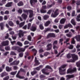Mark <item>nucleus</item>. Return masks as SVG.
<instances>
[{"label": "nucleus", "instance_id": "49530a36", "mask_svg": "<svg viewBox=\"0 0 80 80\" xmlns=\"http://www.w3.org/2000/svg\"><path fill=\"white\" fill-rule=\"evenodd\" d=\"M5 50H10V48L9 46H7L5 47Z\"/></svg>", "mask_w": 80, "mask_h": 80}, {"label": "nucleus", "instance_id": "ddd939ff", "mask_svg": "<svg viewBox=\"0 0 80 80\" xmlns=\"http://www.w3.org/2000/svg\"><path fill=\"white\" fill-rule=\"evenodd\" d=\"M47 32H54V30L53 29H51V28H47L44 31V32L45 33H46Z\"/></svg>", "mask_w": 80, "mask_h": 80}, {"label": "nucleus", "instance_id": "39448f33", "mask_svg": "<svg viewBox=\"0 0 80 80\" xmlns=\"http://www.w3.org/2000/svg\"><path fill=\"white\" fill-rule=\"evenodd\" d=\"M72 60V62H75V60H77L78 59V56L77 55L75 54H71Z\"/></svg>", "mask_w": 80, "mask_h": 80}, {"label": "nucleus", "instance_id": "a18cd8bd", "mask_svg": "<svg viewBox=\"0 0 80 80\" xmlns=\"http://www.w3.org/2000/svg\"><path fill=\"white\" fill-rule=\"evenodd\" d=\"M42 8L44 10H47V7L46 5L43 6L42 7Z\"/></svg>", "mask_w": 80, "mask_h": 80}, {"label": "nucleus", "instance_id": "bb28decb", "mask_svg": "<svg viewBox=\"0 0 80 80\" xmlns=\"http://www.w3.org/2000/svg\"><path fill=\"white\" fill-rule=\"evenodd\" d=\"M6 69L7 72H10V71H12V68H10L9 67L7 66L6 68Z\"/></svg>", "mask_w": 80, "mask_h": 80}, {"label": "nucleus", "instance_id": "69168bd1", "mask_svg": "<svg viewBox=\"0 0 80 80\" xmlns=\"http://www.w3.org/2000/svg\"><path fill=\"white\" fill-rule=\"evenodd\" d=\"M48 80H57V79H55V78L53 77L48 79Z\"/></svg>", "mask_w": 80, "mask_h": 80}, {"label": "nucleus", "instance_id": "4c0bfd02", "mask_svg": "<svg viewBox=\"0 0 80 80\" xmlns=\"http://www.w3.org/2000/svg\"><path fill=\"white\" fill-rule=\"evenodd\" d=\"M57 43H58V41L55 40L52 43L53 45H57Z\"/></svg>", "mask_w": 80, "mask_h": 80}, {"label": "nucleus", "instance_id": "ea45409f", "mask_svg": "<svg viewBox=\"0 0 80 80\" xmlns=\"http://www.w3.org/2000/svg\"><path fill=\"white\" fill-rule=\"evenodd\" d=\"M68 48L70 50H72L73 48V45H70L68 47Z\"/></svg>", "mask_w": 80, "mask_h": 80}, {"label": "nucleus", "instance_id": "c9c22d12", "mask_svg": "<svg viewBox=\"0 0 80 80\" xmlns=\"http://www.w3.org/2000/svg\"><path fill=\"white\" fill-rule=\"evenodd\" d=\"M24 24H25V22H21L19 25V27H22L23 25H24Z\"/></svg>", "mask_w": 80, "mask_h": 80}, {"label": "nucleus", "instance_id": "423d86ee", "mask_svg": "<svg viewBox=\"0 0 80 80\" xmlns=\"http://www.w3.org/2000/svg\"><path fill=\"white\" fill-rule=\"evenodd\" d=\"M20 63L19 61L15 60L10 64V65H18Z\"/></svg>", "mask_w": 80, "mask_h": 80}, {"label": "nucleus", "instance_id": "6e6552de", "mask_svg": "<svg viewBox=\"0 0 80 80\" xmlns=\"http://www.w3.org/2000/svg\"><path fill=\"white\" fill-rule=\"evenodd\" d=\"M34 62L35 64H34V66H38L39 65H40V62H39V61L37 60V58L36 57L35 58Z\"/></svg>", "mask_w": 80, "mask_h": 80}, {"label": "nucleus", "instance_id": "3c124183", "mask_svg": "<svg viewBox=\"0 0 80 80\" xmlns=\"http://www.w3.org/2000/svg\"><path fill=\"white\" fill-rule=\"evenodd\" d=\"M58 12V9H56L54 12V14H57L58 15L59 14V12Z\"/></svg>", "mask_w": 80, "mask_h": 80}, {"label": "nucleus", "instance_id": "f03ea898", "mask_svg": "<svg viewBox=\"0 0 80 80\" xmlns=\"http://www.w3.org/2000/svg\"><path fill=\"white\" fill-rule=\"evenodd\" d=\"M23 12L27 14L28 15V13H29V18H32L33 16V11L31 10L23 9Z\"/></svg>", "mask_w": 80, "mask_h": 80}, {"label": "nucleus", "instance_id": "0eeeda50", "mask_svg": "<svg viewBox=\"0 0 80 80\" xmlns=\"http://www.w3.org/2000/svg\"><path fill=\"white\" fill-rule=\"evenodd\" d=\"M2 46H7L9 45V41H3L1 43Z\"/></svg>", "mask_w": 80, "mask_h": 80}, {"label": "nucleus", "instance_id": "4d7b16f0", "mask_svg": "<svg viewBox=\"0 0 80 80\" xmlns=\"http://www.w3.org/2000/svg\"><path fill=\"white\" fill-rule=\"evenodd\" d=\"M51 34V36L52 37H55V35L54 33H50Z\"/></svg>", "mask_w": 80, "mask_h": 80}, {"label": "nucleus", "instance_id": "603ef678", "mask_svg": "<svg viewBox=\"0 0 80 80\" xmlns=\"http://www.w3.org/2000/svg\"><path fill=\"white\" fill-rule=\"evenodd\" d=\"M58 28L60 30H61V29H62V28H63V25L59 24L58 25Z\"/></svg>", "mask_w": 80, "mask_h": 80}, {"label": "nucleus", "instance_id": "c85d7f7f", "mask_svg": "<svg viewBox=\"0 0 80 80\" xmlns=\"http://www.w3.org/2000/svg\"><path fill=\"white\" fill-rule=\"evenodd\" d=\"M55 4L54 3H53L52 4H50V5H47V8H48V9H49V8H50L53 5H54Z\"/></svg>", "mask_w": 80, "mask_h": 80}, {"label": "nucleus", "instance_id": "f3484780", "mask_svg": "<svg viewBox=\"0 0 80 80\" xmlns=\"http://www.w3.org/2000/svg\"><path fill=\"white\" fill-rule=\"evenodd\" d=\"M24 4L22 1H20L18 4L17 5L18 7H22L23 6Z\"/></svg>", "mask_w": 80, "mask_h": 80}, {"label": "nucleus", "instance_id": "2f4dec72", "mask_svg": "<svg viewBox=\"0 0 80 80\" xmlns=\"http://www.w3.org/2000/svg\"><path fill=\"white\" fill-rule=\"evenodd\" d=\"M31 59V61H32L33 60V58H34V56L33 55H32V58H31V56H28V60H30V59Z\"/></svg>", "mask_w": 80, "mask_h": 80}, {"label": "nucleus", "instance_id": "f8f14e48", "mask_svg": "<svg viewBox=\"0 0 80 80\" xmlns=\"http://www.w3.org/2000/svg\"><path fill=\"white\" fill-rule=\"evenodd\" d=\"M35 3H37V0H30V3L32 6L35 5Z\"/></svg>", "mask_w": 80, "mask_h": 80}, {"label": "nucleus", "instance_id": "72a5a7b5", "mask_svg": "<svg viewBox=\"0 0 80 80\" xmlns=\"http://www.w3.org/2000/svg\"><path fill=\"white\" fill-rule=\"evenodd\" d=\"M17 44L18 45H19V46H20V47H22V46H23V44H22V43L20 42H17Z\"/></svg>", "mask_w": 80, "mask_h": 80}, {"label": "nucleus", "instance_id": "5fc2aeb1", "mask_svg": "<svg viewBox=\"0 0 80 80\" xmlns=\"http://www.w3.org/2000/svg\"><path fill=\"white\" fill-rule=\"evenodd\" d=\"M8 79H9V76H7L6 77L4 78L3 80H8Z\"/></svg>", "mask_w": 80, "mask_h": 80}, {"label": "nucleus", "instance_id": "864d4df0", "mask_svg": "<svg viewBox=\"0 0 80 80\" xmlns=\"http://www.w3.org/2000/svg\"><path fill=\"white\" fill-rule=\"evenodd\" d=\"M23 56V52H21L19 54L20 57H22Z\"/></svg>", "mask_w": 80, "mask_h": 80}, {"label": "nucleus", "instance_id": "9b49d317", "mask_svg": "<svg viewBox=\"0 0 80 80\" xmlns=\"http://www.w3.org/2000/svg\"><path fill=\"white\" fill-rule=\"evenodd\" d=\"M18 35L19 38H22V37H23V36H24V32H22V31L21 30H19Z\"/></svg>", "mask_w": 80, "mask_h": 80}, {"label": "nucleus", "instance_id": "6e6d98bb", "mask_svg": "<svg viewBox=\"0 0 80 80\" xmlns=\"http://www.w3.org/2000/svg\"><path fill=\"white\" fill-rule=\"evenodd\" d=\"M9 37V34L7 33L6 34V36L5 37V39H7Z\"/></svg>", "mask_w": 80, "mask_h": 80}, {"label": "nucleus", "instance_id": "7c9ffc66", "mask_svg": "<svg viewBox=\"0 0 80 80\" xmlns=\"http://www.w3.org/2000/svg\"><path fill=\"white\" fill-rule=\"evenodd\" d=\"M71 22L72 24L73 25L75 26L76 25V22H75V20H73V19H72L71 21Z\"/></svg>", "mask_w": 80, "mask_h": 80}, {"label": "nucleus", "instance_id": "338daca9", "mask_svg": "<svg viewBox=\"0 0 80 80\" xmlns=\"http://www.w3.org/2000/svg\"><path fill=\"white\" fill-rule=\"evenodd\" d=\"M68 27H69V28H72V27H73V26L70 23H68Z\"/></svg>", "mask_w": 80, "mask_h": 80}, {"label": "nucleus", "instance_id": "b1692460", "mask_svg": "<svg viewBox=\"0 0 80 80\" xmlns=\"http://www.w3.org/2000/svg\"><path fill=\"white\" fill-rule=\"evenodd\" d=\"M45 71H46L45 69H43L42 70V72L44 74H45V75H49V74H50V72H45Z\"/></svg>", "mask_w": 80, "mask_h": 80}, {"label": "nucleus", "instance_id": "bf43d9fd", "mask_svg": "<svg viewBox=\"0 0 80 80\" xmlns=\"http://www.w3.org/2000/svg\"><path fill=\"white\" fill-rule=\"evenodd\" d=\"M66 36L68 37H71L72 35V34H70V33H68L66 34Z\"/></svg>", "mask_w": 80, "mask_h": 80}, {"label": "nucleus", "instance_id": "de8ad7c7", "mask_svg": "<svg viewBox=\"0 0 80 80\" xmlns=\"http://www.w3.org/2000/svg\"><path fill=\"white\" fill-rule=\"evenodd\" d=\"M67 57L68 58H70L72 57L71 54L69 53H68L67 56Z\"/></svg>", "mask_w": 80, "mask_h": 80}, {"label": "nucleus", "instance_id": "f257e3e1", "mask_svg": "<svg viewBox=\"0 0 80 80\" xmlns=\"http://www.w3.org/2000/svg\"><path fill=\"white\" fill-rule=\"evenodd\" d=\"M12 49L13 50L17 51L18 52H24L25 49L21 48L17 46H14L12 48Z\"/></svg>", "mask_w": 80, "mask_h": 80}, {"label": "nucleus", "instance_id": "4468645a", "mask_svg": "<svg viewBox=\"0 0 80 80\" xmlns=\"http://www.w3.org/2000/svg\"><path fill=\"white\" fill-rule=\"evenodd\" d=\"M19 73L18 72L16 75L17 78H18L20 79H25V77L24 76H21L19 75Z\"/></svg>", "mask_w": 80, "mask_h": 80}, {"label": "nucleus", "instance_id": "c03bdc74", "mask_svg": "<svg viewBox=\"0 0 80 80\" xmlns=\"http://www.w3.org/2000/svg\"><path fill=\"white\" fill-rule=\"evenodd\" d=\"M39 28L41 30H43L44 29V27L42 24H40L39 25Z\"/></svg>", "mask_w": 80, "mask_h": 80}, {"label": "nucleus", "instance_id": "a878e982", "mask_svg": "<svg viewBox=\"0 0 80 80\" xmlns=\"http://www.w3.org/2000/svg\"><path fill=\"white\" fill-rule=\"evenodd\" d=\"M75 37L78 42H80V35L76 36Z\"/></svg>", "mask_w": 80, "mask_h": 80}, {"label": "nucleus", "instance_id": "0e129e2a", "mask_svg": "<svg viewBox=\"0 0 80 80\" xmlns=\"http://www.w3.org/2000/svg\"><path fill=\"white\" fill-rule=\"evenodd\" d=\"M18 13H20L21 14V13H22V12H23V11H22V9H19L18 11Z\"/></svg>", "mask_w": 80, "mask_h": 80}, {"label": "nucleus", "instance_id": "393cba45", "mask_svg": "<svg viewBox=\"0 0 80 80\" xmlns=\"http://www.w3.org/2000/svg\"><path fill=\"white\" fill-rule=\"evenodd\" d=\"M40 12L41 13H47V10H45L42 8L40 10Z\"/></svg>", "mask_w": 80, "mask_h": 80}, {"label": "nucleus", "instance_id": "09e8293b", "mask_svg": "<svg viewBox=\"0 0 80 80\" xmlns=\"http://www.w3.org/2000/svg\"><path fill=\"white\" fill-rule=\"evenodd\" d=\"M52 9L49 10L48 12H47V14H49V15H50L51 13H52Z\"/></svg>", "mask_w": 80, "mask_h": 80}, {"label": "nucleus", "instance_id": "20e7f679", "mask_svg": "<svg viewBox=\"0 0 80 80\" xmlns=\"http://www.w3.org/2000/svg\"><path fill=\"white\" fill-rule=\"evenodd\" d=\"M77 72V68H74L73 69H72L71 68H69L67 71V73H72L76 72Z\"/></svg>", "mask_w": 80, "mask_h": 80}, {"label": "nucleus", "instance_id": "79ce46f5", "mask_svg": "<svg viewBox=\"0 0 80 80\" xmlns=\"http://www.w3.org/2000/svg\"><path fill=\"white\" fill-rule=\"evenodd\" d=\"M43 18L44 20H47L48 18H49V16L48 15H46L44 16Z\"/></svg>", "mask_w": 80, "mask_h": 80}, {"label": "nucleus", "instance_id": "7ed1b4c3", "mask_svg": "<svg viewBox=\"0 0 80 80\" xmlns=\"http://www.w3.org/2000/svg\"><path fill=\"white\" fill-rule=\"evenodd\" d=\"M67 66V64H64L61 66V67L59 68V72L60 75H64L65 74V71H66V69L62 70V68H65Z\"/></svg>", "mask_w": 80, "mask_h": 80}, {"label": "nucleus", "instance_id": "e433bc0d", "mask_svg": "<svg viewBox=\"0 0 80 80\" xmlns=\"http://www.w3.org/2000/svg\"><path fill=\"white\" fill-rule=\"evenodd\" d=\"M20 71L21 72H23V73H26V71L25 69H23L22 68H21L20 69Z\"/></svg>", "mask_w": 80, "mask_h": 80}, {"label": "nucleus", "instance_id": "2eb2a0df", "mask_svg": "<svg viewBox=\"0 0 80 80\" xmlns=\"http://www.w3.org/2000/svg\"><path fill=\"white\" fill-rule=\"evenodd\" d=\"M12 2H8L6 5V7H11L12 6Z\"/></svg>", "mask_w": 80, "mask_h": 80}, {"label": "nucleus", "instance_id": "dca6fc26", "mask_svg": "<svg viewBox=\"0 0 80 80\" xmlns=\"http://www.w3.org/2000/svg\"><path fill=\"white\" fill-rule=\"evenodd\" d=\"M8 75V74L6 72H4L1 73L0 74L1 77H2V78H3V77H4L5 76H7V75Z\"/></svg>", "mask_w": 80, "mask_h": 80}, {"label": "nucleus", "instance_id": "f704fd0d", "mask_svg": "<svg viewBox=\"0 0 80 80\" xmlns=\"http://www.w3.org/2000/svg\"><path fill=\"white\" fill-rule=\"evenodd\" d=\"M37 73V72L36 71H33L32 72H31V74L32 75H34L35 74Z\"/></svg>", "mask_w": 80, "mask_h": 80}, {"label": "nucleus", "instance_id": "1a4fd4ad", "mask_svg": "<svg viewBox=\"0 0 80 80\" xmlns=\"http://www.w3.org/2000/svg\"><path fill=\"white\" fill-rule=\"evenodd\" d=\"M47 48L46 49L47 50H50L52 48V44L51 43L48 44L47 46Z\"/></svg>", "mask_w": 80, "mask_h": 80}, {"label": "nucleus", "instance_id": "aec40b11", "mask_svg": "<svg viewBox=\"0 0 80 80\" xmlns=\"http://www.w3.org/2000/svg\"><path fill=\"white\" fill-rule=\"evenodd\" d=\"M65 21H66V19L64 18H63L61 20L60 23H61V24H64L65 22Z\"/></svg>", "mask_w": 80, "mask_h": 80}, {"label": "nucleus", "instance_id": "13d9d810", "mask_svg": "<svg viewBox=\"0 0 80 80\" xmlns=\"http://www.w3.org/2000/svg\"><path fill=\"white\" fill-rule=\"evenodd\" d=\"M9 13H10V12H9V11L7 10L6 11L4 12V14L6 15H8Z\"/></svg>", "mask_w": 80, "mask_h": 80}, {"label": "nucleus", "instance_id": "8fccbe9b", "mask_svg": "<svg viewBox=\"0 0 80 80\" xmlns=\"http://www.w3.org/2000/svg\"><path fill=\"white\" fill-rule=\"evenodd\" d=\"M67 9L69 11H70V10H72V7L70 6H68L67 7Z\"/></svg>", "mask_w": 80, "mask_h": 80}, {"label": "nucleus", "instance_id": "a19ab883", "mask_svg": "<svg viewBox=\"0 0 80 80\" xmlns=\"http://www.w3.org/2000/svg\"><path fill=\"white\" fill-rule=\"evenodd\" d=\"M72 44H75V39L74 38H72V40L71 41Z\"/></svg>", "mask_w": 80, "mask_h": 80}, {"label": "nucleus", "instance_id": "4be33fe9", "mask_svg": "<svg viewBox=\"0 0 80 80\" xmlns=\"http://www.w3.org/2000/svg\"><path fill=\"white\" fill-rule=\"evenodd\" d=\"M36 30H37V27L35 26H32L31 28V31H32L33 32H35V31H36Z\"/></svg>", "mask_w": 80, "mask_h": 80}, {"label": "nucleus", "instance_id": "5701e85b", "mask_svg": "<svg viewBox=\"0 0 80 80\" xmlns=\"http://www.w3.org/2000/svg\"><path fill=\"white\" fill-rule=\"evenodd\" d=\"M7 1V0H2L1 1L2 3H0V6H3V4H5Z\"/></svg>", "mask_w": 80, "mask_h": 80}, {"label": "nucleus", "instance_id": "e2e57ef3", "mask_svg": "<svg viewBox=\"0 0 80 80\" xmlns=\"http://www.w3.org/2000/svg\"><path fill=\"white\" fill-rule=\"evenodd\" d=\"M52 17H53L54 18H55V17H57L58 16V14H52Z\"/></svg>", "mask_w": 80, "mask_h": 80}, {"label": "nucleus", "instance_id": "37998d69", "mask_svg": "<svg viewBox=\"0 0 80 80\" xmlns=\"http://www.w3.org/2000/svg\"><path fill=\"white\" fill-rule=\"evenodd\" d=\"M17 71L12 72H11V75H15L17 73Z\"/></svg>", "mask_w": 80, "mask_h": 80}, {"label": "nucleus", "instance_id": "58836bf2", "mask_svg": "<svg viewBox=\"0 0 80 80\" xmlns=\"http://www.w3.org/2000/svg\"><path fill=\"white\" fill-rule=\"evenodd\" d=\"M28 39L29 41H32V37L30 35H29L28 36Z\"/></svg>", "mask_w": 80, "mask_h": 80}, {"label": "nucleus", "instance_id": "9d476101", "mask_svg": "<svg viewBox=\"0 0 80 80\" xmlns=\"http://www.w3.org/2000/svg\"><path fill=\"white\" fill-rule=\"evenodd\" d=\"M66 77L67 78V80H69V79H70V78H74L75 77V76L73 74L71 75H67L66 76Z\"/></svg>", "mask_w": 80, "mask_h": 80}, {"label": "nucleus", "instance_id": "6ab92c4d", "mask_svg": "<svg viewBox=\"0 0 80 80\" xmlns=\"http://www.w3.org/2000/svg\"><path fill=\"white\" fill-rule=\"evenodd\" d=\"M51 23V22L50 21H47L44 24L45 27H48L50 24Z\"/></svg>", "mask_w": 80, "mask_h": 80}, {"label": "nucleus", "instance_id": "473e14b6", "mask_svg": "<svg viewBox=\"0 0 80 80\" xmlns=\"http://www.w3.org/2000/svg\"><path fill=\"white\" fill-rule=\"evenodd\" d=\"M10 55H17V54L15 52L13 51H11L10 53Z\"/></svg>", "mask_w": 80, "mask_h": 80}, {"label": "nucleus", "instance_id": "052dcab7", "mask_svg": "<svg viewBox=\"0 0 80 80\" xmlns=\"http://www.w3.org/2000/svg\"><path fill=\"white\" fill-rule=\"evenodd\" d=\"M49 54V52H45L44 53V56H47Z\"/></svg>", "mask_w": 80, "mask_h": 80}, {"label": "nucleus", "instance_id": "774afa93", "mask_svg": "<svg viewBox=\"0 0 80 80\" xmlns=\"http://www.w3.org/2000/svg\"><path fill=\"white\" fill-rule=\"evenodd\" d=\"M76 28L77 30H79L80 31V27L79 26H77L76 27Z\"/></svg>", "mask_w": 80, "mask_h": 80}, {"label": "nucleus", "instance_id": "cd10ccee", "mask_svg": "<svg viewBox=\"0 0 80 80\" xmlns=\"http://www.w3.org/2000/svg\"><path fill=\"white\" fill-rule=\"evenodd\" d=\"M45 77V76L43 75H41L40 76V78L41 80H45V79H44Z\"/></svg>", "mask_w": 80, "mask_h": 80}, {"label": "nucleus", "instance_id": "680f3d73", "mask_svg": "<svg viewBox=\"0 0 80 80\" xmlns=\"http://www.w3.org/2000/svg\"><path fill=\"white\" fill-rule=\"evenodd\" d=\"M52 38L50 33H49L47 37V38Z\"/></svg>", "mask_w": 80, "mask_h": 80}, {"label": "nucleus", "instance_id": "412c9836", "mask_svg": "<svg viewBox=\"0 0 80 80\" xmlns=\"http://www.w3.org/2000/svg\"><path fill=\"white\" fill-rule=\"evenodd\" d=\"M4 24H3V23L1 22L0 23V27L1 29L2 30H3L4 29Z\"/></svg>", "mask_w": 80, "mask_h": 80}, {"label": "nucleus", "instance_id": "c756f323", "mask_svg": "<svg viewBox=\"0 0 80 80\" xmlns=\"http://www.w3.org/2000/svg\"><path fill=\"white\" fill-rule=\"evenodd\" d=\"M9 25L12 27H13L14 25L12 21H9L8 22Z\"/></svg>", "mask_w": 80, "mask_h": 80}, {"label": "nucleus", "instance_id": "a211bd4d", "mask_svg": "<svg viewBox=\"0 0 80 80\" xmlns=\"http://www.w3.org/2000/svg\"><path fill=\"white\" fill-rule=\"evenodd\" d=\"M22 17L24 20H26V19L27 18V17H28V16L25 13H23L22 15Z\"/></svg>", "mask_w": 80, "mask_h": 80}]
</instances>
